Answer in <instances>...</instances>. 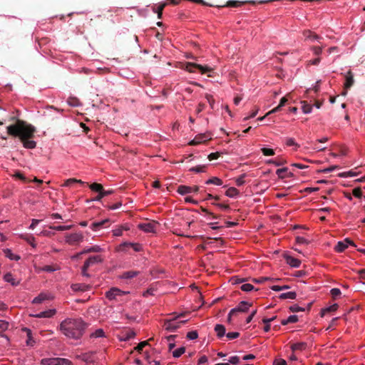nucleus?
Masks as SVG:
<instances>
[{"instance_id":"1","label":"nucleus","mask_w":365,"mask_h":365,"mask_svg":"<svg viewBox=\"0 0 365 365\" xmlns=\"http://www.w3.org/2000/svg\"><path fill=\"white\" fill-rule=\"evenodd\" d=\"M35 132L36 128L34 126L22 120H17L15 124L7 127L8 134L14 137H18L24 147L27 149H34L36 146V141L32 140Z\"/></svg>"},{"instance_id":"2","label":"nucleus","mask_w":365,"mask_h":365,"mask_svg":"<svg viewBox=\"0 0 365 365\" xmlns=\"http://www.w3.org/2000/svg\"><path fill=\"white\" fill-rule=\"evenodd\" d=\"M59 329L68 338L78 339L85 331L86 324L81 318H68L61 322Z\"/></svg>"},{"instance_id":"3","label":"nucleus","mask_w":365,"mask_h":365,"mask_svg":"<svg viewBox=\"0 0 365 365\" xmlns=\"http://www.w3.org/2000/svg\"><path fill=\"white\" fill-rule=\"evenodd\" d=\"M183 68L190 73L195 72L197 69L202 74L210 72L212 69L207 66H202L195 63L187 62L184 64Z\"/></svg>"},{"instance_id":"4","label":"nucleus","mask_w":365,"mask_h":365,"mask_svg":"<svg viewBox=\"0 0 365 365\" xmlns=\"http://www.w3.org/2000/svg\"><path fill=\"white\" fill-rule=\"evenodd\" d=\"M185 315V313H181L180 314H179L178 316H177L176 317H175L173 319L166 320L164 323L165 329L169 331H175V330H177L178 328L180 327V324L186 323L187 320L181 321L178 323H175V320L177 318L184 317Z\"/></svg>"},{"instance_id":"5","label":"nucleus","mask_w":365,"mask_h":365,"mask_svg":"<svg viewBox=\"0 0 365 365\" xmlns=\"http://www.w3.org/2000/svg\"><path fill=\"white\" fill-rule=\"evenodd\" d=\"M41 365H71V361L63 358H47L43 359Z\"/></svg>"},{"instance_id":"6","label":"nucleus","mask_w":365,"mask_h":365,"mask_svg":"<svg viewBox=\"0 0 365 365\" xmlns=\"http://www.w3.org/2000/svg\"><path fill=\"white\" fill-rule=\"evenodd\" d=\"M128 293V292L122 291L118 288L113 287L106 292V297L109 300H118V297H120Z\"/></svg>"},{"instance_id":"7","label":"nucleus","mask_w":365,"mask_h":365,"mask_svg":"<svg viewBox=\"0 0 365 365\" xmlns=\"http://www.w3.org/2000/svg\"><path fill=\"white\" fill-rule=\"evenodd\" d=\"M252 303L245 301H242L239 303L238 306L230 310L231 314H237L238 312H247L249 308L252 306Z\"/></svg>"},{"instance_id":"8","label":"nucleus","mask_w":365,"mask_h":365,"mask_svg":"<svg viewBox=\"0 0 365 365\" xmlns=\"http://www.w3.org/2000/svg\"><path fill=\"white\" fill-rule=\"evenodd\" d=\"M83 236L81 233H73L66 236V242L69 245H75L81 242Z\"/></svg>"},{"instance_id":"9","label":"nucleus","mask_w":365,"mask_h":365,"mask_svg":"<svg viewBox=\"0 0 365 365\" xmlns=\"http://www.w3.org/2000/svg\"><path fill=\"white\" fill-rule=\"evenodd\" d=\"M198 191H199V187L197 185H195L194 187H190V186L182 185L178 186V190H177V192L182 195L188 194L191 192H197Z\"/></svg>"},{"instance_id":"10","label":"nucleus","mask_w":365,"mask_h":365,"mask_svg":"<svg viewBox=\"0 0 365 365\" xmlns=\"http://www.w3.org/2000/svg\"><path fill=\"white\" fill-rule=\"evenodd\" d=\"M157 223L155 222H148L143 223L138 225V227L145 232H155Z\"/></svg>"},{"instance_id":"11","label":"nucleus","mask_w":365,"mask_h":365,"mask_svg":"<svg viewBox=\"0 0 365 365\" xmlns=\"http://www.w3.org/2000/svg\"><path fill=\"white\" fill-rule=\"evenodd\" d=\"M302 34L306 39L310 41H317L319 43L320 40L322 38L320 36L317 35V34L312 32L310 30H304Z\"/></svg>"},{"instance_id":"12","label":"nucleus","mask_w":365,"mask_h":365,"mask_svg":"<svg viewBox=\"0 0 365 365\" xmlns=\"http://www.w3.org/2000/svg\"><path fill=\"white\" fill-rule=\"evenodd\" d=\"M210 138H209L206 134H200L197 135L195 137V138L190 142V145H196L200 143L206 142L209 140Z\"/></svg>"},{"instance_id":"13","label":"nucleus","mask_w":365,"mask_h":365,"mask_svg":"<svg viewBox=\"0 0 365 365\" xmlns=\"http://www.w3.org/2000/svg\"><path fill=\"white\" fill-rule=\"evenodd\" d=\"M354 83V74L349 71L345 75L344 89L350 88Z\"/></svg>"},{"instance_id":"14","label":"nucleus","mask_w":365,"mask_h":365,"mask_svg":"<svg viewBox=\"0 0 365 365\" xmlns=\"http://www.w3.org/2000/svg\"><path fill=\"white\" fill-rule=\"evenodd\" d=\"M77 358L86 363H93L95 361L94 353H84L77 356Z\"/></svg>"},{"instance_id":"15","label":"nucleus","mask_w":365,"mask_h":365,"mask_svg":"<svg viewBox=\"0 0 365 365\" xmlns=\"http://www.w3.org/2000/svg\"><path fill=\"white\" fill-rule=\"evenodd\" d=\"M103 261V258L100 255H96L90 257L85 262L84 264L88 266V267L98 264L101 263Z\"/></svg>"},{"instance_id":"16","label":"nucleus","mask_w":365,"mask_h":365,"mask_svg":"<svg viewBox=\"0 0 365 365\" xmlns=\"http://www.w3.org/2000/svg\"><path fill=\"white\" fill-rule=\"evenodd\" d=\"M277 175L281 179H284L285 178H291L293 176V173L291 172H288L287 168H282L280 169H277L276 171Z\"/></svg>"},{"instance_id":"17","label":"nucleus","mask_w":365,"mask_h":365,"mask_svg":"<svg viewBox=\"0 0 365 365\" xmlns=\"http://www.w3.org/2000/svg\"><path fill=\"white\" fill-rule=\"evenodd\" d=\"M56 313V310L55 309H48L44 312H41L35 315V317L37 318H50L53 317Z\"/></svg>"},{"instance_id":"18","label":"nucleus","mask_w":365,"mask_h":365,"mask_svg":"<svg viewBox=\"0 0 365 365\" xmlns=\"http://www.w3.org/2000/svg\"><path fill=\"white\" fill-rule=\"evenodd\" d=\"M286 262L292 267H299L301 264V261L292 256H285Z\"/></svg>"},{"instance_id":"19","label":"nucleus","mask_w":365,"mask_h":365,"mask_svg":"<svg viewBox=\"0 0 365 365\" xmlns=\"http://www.w3.org/2000/svg\"><path fill=\"white\" fill-rule=\"evenodd\" d=\"M288 99L287 96H284L281 98L279 104L274 108H273L272 110L269 111L267 115H269L271 113H274L278 112L280 108L285 105V103L287 102Z\"/></svg>"},{"instance_id":"20","label":"nucleus","mask_w":365,"mask_h":365,"mask_svg":"<svg viewBox=\"0 0 365 365\" xmlns=\"http://www.w3.org/2000/svg\"><path fill=\"white\" fill-rule=\"evenodd\" d=\"M215 331L218 338H222L225 334V327L222 324H216L215 327Z\"/></svg>"},{"instance_id":"21","label":"nucleus","mask_w":365,"mask_h":365,"mask_svg":"<svg viewBox=\"0 0 365 365\" xmlns=\"http://www.w3.org/2000/svg\"><path fill=\"white\" fill-rule=\"evenodd\" d=\"M113 192L114 191L113 190H105L103 188L102 191L100 192V193L95 197L94 200H96V201H100L103 197L113 194Z\"/></svg>"},{"instance_id":"22","label":"nucleus","mask_w":365,"mask_h":365,"mask_svg":"<svg viewBox=\"0 0 365 365\" xmlns=\"http://www.w3.org/2000/svg\"><path fill=\"white\" fill-rule=\"evenodd\" d=\"M48 299V297L47 296L46 294L45 293H41L40 294H38L37 297H36L33 301H32V303L33 304H41L42 303L43 301L46 300Z\"/></svg>"},{"instance_id":"23","label":"nucleus","mask_w":365,"mask_h":365,"mask_svg":"<svg viewBox=\"0 0 365 365\" xmlns=\"http://www.w3.org/2000/svg\"><path fill=\"white\" fill-rule=\"evenodd\" d=\"M24 332L26 333V335H27V340H26V344L27 345L29 346H33L34 344L35 343V341L34 340V339L32 338V336H31V330L28 329V328H24L22 329Z\"/></svg>"},{"instance_id":"24","label":"nucleus","mask_w":365,"mask_h":365,"mask_svg":"<svg viewBox=\"0 0 365 365\" xmlns=\"http://www.w3.org/2000/svg\"><path fill=\"white\" fill-rule=\"evenodd\" d=\"M109 222L108 220H104L100 222H94L91 224V228L93 230H97L103 227V226Z\"/></svg>"},{"instance_id":"25","label":"nucleus","mask_w":365,"mask_h":365,"mask_svg":"<svg viewBox=\"0 0 365 365\" xmlns=\"http://www.w3.org/2000/svg\"><path fill=\"white\" fill-rule=\"evenodd\" d=\"M4 255L6 257L9 258L11 260L18 261L20 259L19 255H14L12 253L11 250L9 249L4 250Z\"/></svg>"},{"instance_id":"26","label":"nucleus","mask_w":365,"mask_h":365,"mask_svg":"<svg viewBox=\"0 0 365 365\" xmlns=\"http://www.w3.org/2000/svg\"><path fill=\"white\" fill-rule=\"evenodd\" d=\"M239 194H240L239 190L234 187H231L228 188L225 192V195L230 197H235L237 196Z\"/></svg>"},{"instance_id":"27","label":"nucleus","mask_w":365,"mask_h":365,"mask_svg":"<svg viewBox=\"0 0 365 365\" xmlns=\"http://www.w3.org/2000/svg\"><path fill=\"white\" fill-rule=\"evenodd\" d=\"M138 274H139V272L133 271V270L125 272L122 274V278H123V279H132V278L138 276Z\"/></svg>"},{"instance_id":"28","label":"nucleus","mask_w":365,"mask_h":365,"mask_svg":"<svg viewBox=\"0 0 365 365\" xmlns=\"http://www.w3.org/2000/svg\"><path fill=\"white\" fill-rule=\"evenodd\" d=\"M90 288V286L84 284H75L72 285V289L74 291H86Z\"/></svg>"},{"instance_id":"29","label":"nucleus","mask_w":365,"mask_h":365,"mask_svg":"<svg viewBox=\"0 0 365 365\" xmlns=\"http://www.w3.org/2000/svg\"><path fill=\"white\" fill-rule=\"evenodd\" d=\"M297 297V294L295 292H289L286 293H282L279 295V299H294Z\"/></svg>"},{"instance_id":"30","label":"nucleus","mask_w":365,"mask_h":365,"mask_svg":"<svg viewBox=\"0 0 365 365\" xmlns=\"http://www.w3.org/2000/svg\"><path fill=\"white\" fill-rule=\"evenodd\" d=\"M347 245L344 242V241H340L338 242L337 245L334 247V250L337 252H344L346 248Z\"/></svg>"},{"instance_id":"31","label":"nucleus","mask_w":365,"mask_h":365,"mask_svg":"<svg viewBox=\"0 0 365 365\" xmlns=\"http://www.w3.org/2000/svg\"><path fill=\"white\" fill-rule=\"evenodd\" d=\"M306 346H307L306 343L299 342V343L293 344L291 346V349L293 351H294L297 350H303L306 348Z\"/></svg>"},{"instance_id":"32","label":"nucleus","mask_w":365,"mask_h":365,"mask_svg":"<svg viewBox=\"0 0 365 365\" xmlns=\"http://www.w3.org/2000/svg\"><path fill=\"white\" fill-rule=\"evenodd\" d=\"M102 249L98 246V245H94L88 249H84L81 253H84V254H86V253H89V252H101Z\"/></svg>"},{"instance_id":"33","label":"nucleus","mask_w":365,"mask_h":365,"mask_svg":"<svg viewBox=\"0 0 365 365\" xmlns=\"http://www.w3.org/2000/svg\"><path fill=\"white\" fill-rule=\"evenodd\" d=\"M4 279L6 282L11 283L12 285H17L19 282H16L11 273H6Z\"/></svg>"},{"instance_id":"34","label":"nucleus","mask_w":365,"mask_h":365,"mask_svg":"<svg viewBox=\"0 0 365 365\" xmlns=\"http://www.w3.org/2000/svg\"><path fill=\"white\" fill-rule=\"evenodd\" d=\"M122 245L131 247L135 252H140L142 249L141 245L138 243L125 242Z\"/></svg>"},{"instance_id":"35","label":"nucleus","mask_w":365,"mask_h":365,"mask_svg":"<svg viewBox=\"0 0 365 365\" xmlns=\"http://www.w3.org/2000/svg\"><path fill=\"white\" fill-rule=\"evenodd\" d=\"M302 109L304 113H309L312 112V106L307 103L306 101H302Z\"/></svg>"},{"instance_id":"36","label":"nucleus","mask_w":365,"mask_h":365,"mask_svg":"<svg viewBox=\"0 0 365 365\" xmlns=\"http://www.w3.org/2000/svg\"><path fill=\"white\" fill-rule=\"evenodd\" d=\"M206 184H214L216 185H221L222 184V180L217 177H213L207 180Z\"/></svg>"},{"instance_id":"37","label":"nucleus","mask_w":365,"mask_h":365,"mask_svg":"<svg viewBox=\"0 0 365 365\" xmlns=\"http://www.w3.org/2000/svg\"><path fill=\"white\" fill-rule=\"evenodd\" d=\"M90 188L91 190L98 192V194L101 191H102V189L103 188V185L100 183L93 182L90 185Z\"/></svg>"},{"instance_id":"38","label":"nucleus","mask_w":365,"mask_h":365,"mask_svg":"<svg viewBox=\"0 0 365 365\" xmlns=\"http://www.w3.org/2000/svg\"><path fill=\"white\" fill-rule=\"evenodd\" d=\"M207 166L203 165H197L195 167H192L190 169V171L195 172V173H204L206 170Z\"/></svg>"},{"instance_id":"39","label":"nucleus","mask_w":365,"mask_h":365,"mask_svg":"<svg viewBox=\"0 0 365 365\" xmlns=\"http://www.w3.org/2000/svg\"><path fill=\"white\" fill-rule=\"evenodd\" d=\"M185 351V347H180L179 349H175V351H173V356L175 357V358H178L180 357L182 354H183Z\"/></svg>"},{"instance_id":"40","label":"nucleus","mask_w":365,"mask_h":365,"mask_svg":"<svg viewBox=\"0 0 365 365\" xmlns=\"http://www.w3.org/2000/svg\"><path fill=\"white\" fill-rule=\"evenodd\" d=\"M167 5L166 3H163L160 5L158 6L156 10H154L155 12L158 14V18L161 19L163 15V11L165 6Z\"/></svg>"},{"instance_id":"41","label":"nucleus","mask_w":365,"mask_h":365,"mask_svg":"<svg viewBox=\"0 0 365 365\" xmlns=\"http://www.w3.org/2000/svg\"><path fill=\"white\" fill-rule=\"evenodd\" d=\"M103 336H104V331L102 329H98L91 334V338H99Z\"/></svg>"},{"instance_id":"42","label":"nucleus","mask_w":365,"mask_h":365,"mask_svg":"<svg viewBox=\"0 0 365 365\" xmlns=\"http://www.w3.org/2000/svg\"><path fill=\"white\" fill-rule=\"evenodd\" d=\"M71 225H59V226H51L50 229H52L53 230L56 231H64L69 230L71 228Z\"/></svg>"},{"instance_id":"43","label":"nucleus","mask_w":365,"mask_h":365,"mask_svg":"<svg viewBox=\"0 0 365 365\" xmlns=\"http://www.w3.org/2000/svg\"><path fill=\"white\" fill-rule=\"evenodd\" d=\"M339 306L337 304H334L333 305L327 307L326 309L322 310V315H324L326 312H331L337 310Z\"/></svg>"},{"instance_id":"44","label":"nucleus","mask_w":365,"mask_h":365,"mask_svg":"<svg viewBox=\"0 0 365 365\" xmlns=\"http://www.w3.org/2000/svg\"><path fill=\"white\" fill-rule=\"evenodd\" d=\"M261 151L263 153V155L266 156H272L274 155V151L272 148H262L261 149Z\"/></svg>"},{"instance_id":"45","label":"nucleus","mask_w":365,"mask_h":365,"mask_svg":"<svg viewBox=\"0 0 365 365\" xmlns=\"http://www.w3.org/2000/svg\"><path fill=\"white\" fill-rule=\"evenodd\" d=\"M324 47V46L323 45H322L321 46H312L311 48V50L312 51L314 55L319 56L322 53Z\"/></svg>"},{"instance_id":"46","label":"nucleus","mask_w":365,"mask_h":365,"mask_svg":"<svg viewBox=\"0 0 365 365\" xmlns=\"http://www.w3.org/2000/svg\"><path fill=\"white\" fill-rule=\"evenodd\" d=\"M243 4H244V2L239 1H227L226 6H230V7H238Z\"/></svg>"},{"instance_id":"47","label":"nucleus","mask_w":365,"mask_h":365,"mask_svg":"<svg viewBox=\"0 0 365 365\" xmlns=\"http://www.w3.org/2000/svg\"><path fill=\"white\" fill-rule=\"evenodd\" d=\"M58 269L59 268L57 266L53 267V266H51V265H46L42 268V270L47 272H52L56 270H58Z\"/></svg>"},{"instance_id":"48","label":"nucleus","mask_w":365,"mask_h":365,"mask_svg":"<svg viewBox=\"0 0 365 365\" xmlns=\"http://www.w3.org/2000/svg\"><path fill=\"white\" fill-rule=\"evenodd\" d=\"M289 310L292 312H304L305 309L298 306L297 304H294L289 307Z\"/></svg>"},{"instance_id":"49","label":"nucleus","mask_w":365,"mask_h":365,"mask_svg":"<svg viewBox=\"0 0 365 365\" xmlns=\"http://www.w3.org/2000/svg\"><path fill=\"white\" fill-rule=\"evenodd\" d=\"M240 289L244 292H250L254 289V286L251 284H244L240 287Z\"/></svg>"},{"instance_id":"50","label":"nucleus","mask_w":365,"mask_h":365,"mask_svg":"<svg viewBox=\"0 0 365 365\" xmlns=\"http://www.w3.org/2000/svg\"><path fill=\"white\" fill-rule=\"evenodd\" d=\"M14 176L16 178H19L20 180H21L22 181L25 182H31V180H28L27 178L20 172H16Z\"/></svg>"},{"instance_id":"51","label":"nucleus","mask_w":365,"mask_h":365,"mask_svg":"<svg viewBox=\"0 0 365 365\" xmlns=\"http://www.w3.org/2000/svg\"><path fill=\"white\" fill-rule=\"evenodd\" d=\"M197 337H198V334L196 331H192L187 334V338L190 340L195 339Z\"/></svg>"},{"instance_id":"52","label":"nucleus","mask_w":365,"mask_h":365,"mask_svg":"<svg viewBox=\"0 0 365 365\" xmlns=\"http://www.w3.org/2000/svg\"><path fill=\"white\" fill-rule=\"evenodd\" d=\"M126 227H120L113 230V235L119 237L123 235V230H127Z\"/></svg>"},{"instance_id":"53","label":"nucleus","mask_w":365,"mask_h":365,"mask_svg":"<svg viewBox=\"0 0 365 365\" xmlns=\"http://www.w3.org/2000/svg\"><path fill=\"white\" fill-rule=\"evenodd\" d=\"M330 292H331L332 297L334 299L341 294V291L338 288L331 289Z\"/></svg>"},{"instance_id":"54","label":"nucleus","mask_w":365,"mask_h":365,"mask_svg":"<svg viewBox=\"0 0 365 365\" xmlns=\"http://www.w3.org/2000/svg\"><path fill=\"white\" fill-rule=\"evenodd\" d=\"M354 197L360 198L362 196V192L360 187H356L352 192Z\"/></svg>"},{"instance_id":"55","label":"nucleus","mask_w":365,"mask_h":365,"mask_svg":"<svg viewBox=\"0 0 365 365\" xmlns=\"http://www.w3.org/2000/svg\"><path fill=\"white\" fill-rule=\"evenodd\" d=\"M147 344H148L147 341H142V342L139 343L137 346L135 347V350H136L138 352H140Z\"/></svg>"},{"instance_id":"56","label":"nucleus","mask_w":365,"mask_h":365,"mask_svg":"<svg viewBox=\"0 0 365 365\" xmlns=\"http://www.w3.org/2000/svg\"><path fill=\"white\" fill-rule=\"evenodd\" d=\"M239 336H240L239 332H229L226 334L227 338L230 340L236 339V338L239 337Z\"/></svg>"},{"instance_id":"57","label":"nucleus","mask_w":365,"mask_h":365,"mask_svg":"<svg viewBox=\"0 0 365 365\" xmlns=\"http://www.w3.org/2000/svg\"><path fill=\"white\" fill-rule=\"evenodd\" d=\"M286 163V161L283 160H269L268 161V163H272V164H274V165L276 166H280L283 164H284Z\"/></svg>"},{"instance_id":"58","label":"nucleus","mask_w":365,"mask_h":365,"mask_svg":"<svg viewBox=\"0 0 365 365\" xmlns=\"http://www.w3.org/2000/svg\"><path fill=\"white\" fill-rule=\"evenodd\" d=\"M88 268L89 267L88 266H86L85 264H83V266L81 268L82 276L86 277H90V274L88 273Z\"/></svg>"},{"instance_id":"59","label":"nucleus","mask_w":365,"mask_h":365,"mask_svg":"<svg viewBox=\"0 0 365 365\" xmlns=\"http://www.w3.org/2000/svg\"><path fill=\"white\" fill-rule=\"evenodd\" d=\"M9 328V323L6 321L0 320V331H4Z\"/></svg>"},{"instance_id":"60","label":"nucleus","mask_w":365,"mask_h":365,"mask_svg":"<svg viewBox=\"0 0 365 365\" xmlns=\"http://www.w3.org/2000/svg\"><path fill=\"white\" fill-rule=\"evenodd\" d=\"M245 174L241 175L237 179H236V185L237 186H241L245 183Z\"/></svg>"},{"instance_id":"61","label":"nucleus","mask_w":365,"mask_h":365,"mask_svg":"<svg viewBox=\"0 0 365 365\" xmlns=\"http://www.w3.org/2000/svg\"><path fill=\"white\" fill-rule=\"evenodd\" d=\"M229 361L230 364L236 365L240 363V358L237 356H231Z\"/></svg>"},{"instance_id":"62","label":"nucleus","mask_w":365,"mask_h":365,"mask_svg":"<svg viewBox=\"0 0 365 365\" xmlns=\"http://www.w3.org/2000/svg\"><path fill=\"white\" fill-rule=\"evenodd\" d=\"M219 156H220V153H218V152L212 153L210 155H208L207 158L209 159V160L211 161V160L217 159L219 158Z\"/></svg>"},{"instance_id":"63","label":"nucleus","mask_w":365,"mask_h":365,"mask_svg":"<svg viewBox=\"0 0 365 365\" xmlns=\"http://www.w3.org/2000/svg\"><path fill=\"white\" fill-rule=\"evenodd\" d=\"M76 178H70L65 181L63 186H71L73 184L76 183Z\"/></svg>"},{"instance_id":"64","label":"nucleus","mask_w":365,"mask_h":365,"mask_svg":"<svg viewBox=\"0 0 365 365\" xmlns=\"http://www.w3.org/2000/svg\"><path fill=\"white\" fill-rule=\"evenodd\" d=\"M273 365H287V361L282 359H277L274 361Z\"/></svg>"}]
</instances>
